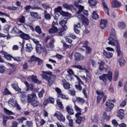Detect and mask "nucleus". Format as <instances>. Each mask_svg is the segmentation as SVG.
Listing matches in <instances>:
<instances>
[{"label": "nucleus", "instance_id": "nucleus-58", "mask_svg": "<svg viewBox=\"0 0 127 127\" xmlns=\"http://www.w3.org/2000/svg\"><path fill=\"white\" fill-rule=\"evenodd\" d=\"M85 50L87 54H91L92 53V48L89 46L85 48Z\"/></svg>", "mask_w": 127, "mask_h": 127}, {"label": "nucleus", "instance_id": "nucleus-38", "mask_svg": "<svg viewBox=\"0 0 127 127\" xmlns=\"http://www.w3.org/2000/svg\"><path fill=\"white\" fill-rule=\"evenodd\" d=\"M4 112L6 114V115H8V116H12V115H14L11 111L8 110L6 108H3Z\"/></svg>", "mask_w": 127, "mask_h": 127}, {"label": "nucleus", "instance_id": "nucleus-24", "mask_svg": "<svg viewBox=\"0 0 127 127\" xmlns=\"http://www.w3.org/2000/svg\"><path fill=\"white\" fill-rule=\"evenodd\" d=\"M112 6L114 8L121 7L122 6V3L117 0H114Z\"/></svg>", "mask_w": 127, "mask_h": 127}, {"label": "nucleus", "instance_id": "nucleus-16", "mask_svg": "<svg viewBox=\"0 0 127 127\" xmlns=\"http://www.w3.org/2000/svg\"><path fill=\"white\" fill-rule=\"evenodd\" d=\"M11 32L12 34H16V36H19L21 32V30H19L16 26H14L12 28Z\"/></svg>", "mask_w": 127, "mask_h": 127}, {"label": "nucleus", "instance_id": "nucleus-33", "mask_svg": "<svg viewBox=\"0 0 127 127\" xmlns=\"http://www.w3.org/2000/svg\"><path fill=\"white\" fill-rule=\"evenodd\" d=\"M57 104L60 110H62V111L64 110V106H63V104H62V102L60 101V99L57 100Z\"/></svg>", "mask_w": 127, "mask_h": 127}, {"label": "nucleus", "instance_id": "nucleus-37", "mask_svg": "<svg viewBox=\"0 0 127 127\" xmlns=\"http://www.w3.org/2000/svg\"><path fill=\"white\" fill-rule=\"evenodd\" d=\"M75 101L76 102H77V103H79L80 104H84L85 103V100H84V99H83L82 98H80V97H76L75 99Z\"/></svg>", "mask_w": 127, "mask_h": 127}, {"label": "nucleus", "instance_id": "nucleus-9", "mask_svg": "<svg viewBox=\"0 0 127 127\" xmlns=\"http://www.w3.org/2000/svg\"><path fill=\"white\" fill-rule=\"evenodd\" d=\"M105 106L106 107V109L107 112H111L112 110H113V108L115 107V105L113 102H112V101L111 100H108L106 103Z\"/></svg>", "mask_w": 127, "mask_h": 127}, {"label": "nucleus", "instance_id": "nucleus-22", "mask_svg": "<svg viewBox=\"0 0 127 127\" xmlns=\"http://www.w3.org/2000/svg\"><path fill=\"white\" fill-rule=\"evenodd\" d=\"M11 86L15 91H17V92H21V89L18 87V84H17V83H13L11 84Z\"/></svg>", "mask_w": 127, "mask_h": 127}, {"label": "nucleus", "instance_id": "nucleus-51", "mask_svg": "<svg viewBox=\"0 0 127 127\" xmlns=\"http://www.w3.org/2000/svg\"><path fill=\"white\" fill-rule=\"evenodd\" d=\"M112 125L114 127H118L119 126H120V124L118 123V121L116 120V119H114L112 121Z\"/></svg>", "mask_w": 127, "mask_h": 127}, {"label": "nucleus", "instance_id": "nucleus-29", "mask_svg": "<svg viewBox=\"0 0 127 127\" xmlns=\"http://www.w3.org/2000/svg\"><path fill=\"white\" fill-rule=\"evenodd\" d=\"M66 119L68 121V126L70 127H74V124L73 123V120L69 115L66 116Z\"/></svg>", "mask_w": 127, "mask_h": 127}, {"label": "nucleus", "instance_id": "nucleus-64", "mask_svg": "<svg viewBox=\"0 0 127 127\" xmlns=\"http://www.w3.org/2000/svg\"><path fill=\"white\" fill-rule=\"evenodd\" d=\"M61 10H62V7L61 6H59L55 8V12H60Z\"/></svg>", "mask_w": 127, "mask_h": 127}, {"label": "nucleus", "instance_id": "nucleus-18", "mask_svg": "<svg viewBox=\"0 0 127 127\" xmlns=\"http://www.w3.org/2000/svg\"><path fill=\"white\" fill-rule=\"evenodd\" d=\"M107 24H108V20H107V19H101L100 20V28L102 29H104V28H106Z\"/></svg>", "mask_w": 127, "mask_h": 127}, {"label": "nucleus", "instance_id": "nucleus-56", "mask_svg": "<svg viewBox=\"0 0 127 127\" xmlns=\"http://www.w3.org/2000/svg\"><path fill=\"white\" fill-rule=\"evenodd\" d=\"M30 13L32 17H34V18H38V13H37V12H30Z\"/></svg>", "mask_w": 127, "mask_h": 127}, {"label": "nucleus", "instance_id": "nucleus-60", "mask_svg": "<svg viewBox=\"0 0 127 127\" xmlns=\"http://www.w3.org/2000/svg\"><path fill=\"white\" fill-rule=\"evenodd\" d=\"M72 68H75L76 69H79V70H84V68L80 65H72Z\"/></svg>", "mask_w": 127, "mask_h": 127}, {"label": "nucleus", "instance_id": "nucleus-27", "mask_svg": "<svg viewBox=\"0 0 127 127\" xmlns=\"http://www.w3.org/2000/svg\"><path fill=\"white\" fill-rule=\"evenodd\" d=\"M31 79L32 82H34L35 84H41L42 83L41 81H39V80L37 79V76L36 75H32L31 77Z\"/></svg>", "mask_w": 127, "mask_h": 127}, {"label": "nucleus", "instance_id": "nucleus-25", "mask_svg": "<svg viewBox=\"0 0 127 127\" xmlns=\"http://www.w3.org/2000/svg\"><path fill=\"white\" fill-rule=\"evenodd\" d=\"M66 112L68 113L69 116L74 115V111H73V108L70 105L67 106L66 107Z\"/></svg>", "mask_w": 127, "mask_h": 127}, {"label": "nucleus", "instance_id": "nucleus-14", "mask_svg": "<svg viewBox=\"0 0 127 127\" xmlns=\"http://www.w3.org/2000/svg\"><path fill=\"white\" fill-rule=\"evenodd\" d=\"M74 59L76 61L79 62L84 59V56L81 55V54L76 52L74 54Z\"/></svg>", "mask_w": 127, "mask_h": 127}, {"label": "nucleus", "instance_id": "nucleus-13", "mask_svg": "<svg viewBox=\"0 0 127 127\" xmlns=\"http://www.w3.org/2000/svg\"><path fill=\"white\" fill-rule=\"evenodd\" d=\"M55 100L51 97H49L48 99H45L43 105L44 106H47L48 104H54Z\"/></svg>", "mask_w": 127, "mask_h": 127}, {"label": "nucleus", "instance_id": "nucleus-10", "mask_svg": "<svg viewBox=\"0 0 127 127\" xmlns=\"http://www.w3.org/2000/svg\"><path fill=\"white\" fill-rule=\"evenodd\" d=\"M56 25H58V24H57V23H55V22H53L52 25V28L49 30V33L54 34V33H56V32H57V31H58V28L56 27Z\"/></svg>", "mask_w": 127, "mask_h": 127}, {"label": "nucleus", "instance_id": "nucleus-5", "mask_svg": "<svg viewBox=\"0 0 127 127\" xmlns=\"http://www.w3.org/2000/svg\"><path fill=\"white\" fill-rule=\"evenodd\" d=\"M96 94L97 96L96 97V103L97 104L100 103L102 99H103V101L102 102V104H104L105 102L107 100V95L105 94V92L103 90H98L96 91Z\"/></svg>", "mask_w": 127, "mask_h": 127}, {"label": "nucleus", "instance_id": "nucleus-8", "mask_svg": "<svg viewBox=\"0 0 127 127\" xmlns=\"http://www.w3.org/2000/svg\"><path fill=\"white\" fill-rule=\"evenodd\" d=\"M54 117H56L58 120H59V121L62 123H65V121H66L65 116L63 115L61 112H58L57 113H55L54 114Z\"/></svg>", "mask_w": 127, "mask_h": 127}, {"label": "nucleus", "instance_id": "nucleus-1", "mask_svg": "<svg viewBox=\"0 0 127 127\" xmlns=\"http://www.w3.org/2000/svg\"><path fill=\"white\" fill-rule=\"evenodd\" d=\"M108 40H109L108 44L112 46H116H116H117L118 43H119V41L117 39V33H116V30H115V29H111Z\"/></svg>", "mask_w": 127, "mask_h": 127}, {"label": "nucleus", "instance_id": "nucleus-4", "mask_svg": "<svg viewBox=\"0 0 127 127\" xmlns=\"http://www.w3.org/2000/svg\"><path fill=\"white\" fill-rule=\"evenodd\" d=\"M99 79L103 81L105 85H107V80H109V82L113 81V72L111 70H109L108 74L104 73L100 75Z\"/></svg>", "mask_w": 127, "mask_h": 127}, {"label": "nucleus", "instance_id": "nucleus-19", "mask_svg": "<svg viewBox=\"0 0 127 127\" xmlns=\"http://www.w3.org/2000/svg\"><path fill=\"white\" fill-rule=\"evenodd\" d=\"M66 24L67 21H65L64 20H62L61 21L59 22L60 25H61L62 26L61 28H62L63 29L67 30L68 27H67V26H66Z\"/></svg>", "mask_w": 127, "mask_h": 127}, {"label": "nucleus", "instance_id": "nucleus-35", "mask_svg": "<svg viewBox=\"0 0 127 127\" xmlns=\"http://www.w3.org/2000/svg\"><path fill=\"white\" fill-rule=\"evenodd\" d=\"M9 28H10V26L8 24H5L3 28V31L5 33H8L9 32Z\"/></svg>", "mask_w": 127, "mask_h": 127}, {"label": "nucleus", "instance_id": "nucleus-40", "mask_svg": "<svg viewBox=\"0 0 127 127\" xmlns=\"http://www.w3.org/2000/svg\"><path fill=\"white\" fill-rule=\"evenodd\" d=\"M119 79V70H116L114 72V76L113 77V81L116 82Z\"/></svg>", "mask_w": 127, "mask_h": 127}, {"label": "nucleus", "instance_id": "nucleus-46", "mask_svg": "<svg viewBox=\"0 0 127 127\" xmlns=\"http://www.w3.org/2000/svg\"><path fill=\"white\" fill-rule=\"evenodd\" d=\"M20 65L23 67L22 70H27V69H28V64L27 63L25 62L24 64L21 63Z\"/></svg>", "mask_w": 127, "mask_h": 127}, {"label": "nucleus", "instance_id": "nucleus-62", "mask_svg": "<svg viewBox=\"0 0 127 127\" xmlns=\"http://www.w3.org/2000/svg\"><path fill=\"white\" fill-rule=\"evenodd\" d=\"M127 99L124 100L120 105V106L121 108H124V107H126V105H127Z\"/></svg>", "mask_w": 127, "mask_h": 127}, {"label": "nucleus", "instance_id": "nucleus-47", "mask_svg": "<svg viewBox=\"0 0 127 127\" xmlns=\"http://www.w3.org/2000/svg\"><path fill=\"white\" fill-rule=\"evenodd\" d=\"M35 31H36V32H37V33H38L39 34H41L42 33L41 28H40V26H36Z\"/></svg>", "mask_w": 127, "mask_h": 127}, {"label": "nucleus", "instance_id": "nucleus-20", "mask_svg": "<svg viewBox=\"0 0 127 127\" xmlns=\"http://www.w3.org/2000/svg\"><path fill=\"white\" fill-rule=\"evenodd\" d=\"M103 55L106 57V58H107L108 59L110 58H112L113 57V53L107 52L106 50L103 51Z\"/></svg>", "mask_w": 127, "mask_h": 127}, {"label": "nucleus", "instance_id": "nucleus-52", "mask_svg": "<svg viewBox=\"0 0 127 127\" xmlns=\"http://www.w3.org/2000/svg\"><path fill=\"white\" fill-rule=\"evenodd\" d=\"M63 48L64 50H66V49H68V48H71L72 46L71 45H69L65 43V42H64L63 43Z\"/></svg>", "mask_w": 127, "mask_h": 127}, {"label": "nucleus", "instance_id": "nucleus-36", "mask_svg": "<svg viewBox=\"0 0 127 127\" xmlns=\"http://www.w3.org/2000/svg\"><path fill=\"white\" fill-rule=\"evenodd\" d=\"M26 51L27 52H28L29 53H30L31 51H32L33 48L32 47V46L30 44H27L26 45Z\"/></svg>", "mask_w": 127, "mask_h": 127}, {"label": "nucleus", "instance_id": "nucleus-45", "mask_svg": "<svg viewBox=\"0 0 127 127\" xmlns=\"http://www.w3.org/2000/svg\"><path fill=\"white\" fill-rule=\"evenodd\" d=\"M4 57L5 59L9 60V61H11V59H13V57L9 54H4Z\"/></svg>", "mask_w": 127, "mask_h": 127}, {"label": "nucleus", "instance_id": "nucleus-41", "mask_svg": "<svg viewBox=\"0 0 127 127\" xmlns=\"http://www.w3.org/2000/svg\"><path fill=\"white\" fill-rule=\"evenodd\" d=\"M67 73L68 74V76H69V77H71L72 76H76V75H75V73L74 72V71L72 70V69L71 68H68L67 70Z\"/></svg>", "mask_w": 127, "mask_h": 127}, {"label": "nucleus", "instance_id": "nucleus-15", "mask_svg": "<svg viewBox=\"0 0 127 127\" xmlns=\"http://www.w3.org/2000/svg\"><path fill=\"white\" fill-rule=\"evenodd\" d=\"M63 86L65 90H69L70 88L71 84L69 82L66 81V79H64L62 80Z\"/></svg>", "mask_w": 127, "mask_h": 127}, {"label": "nucleus", "instance_id": "nucleus-49", "mask_svg": "<svg viewBox=\"0 0 127 127\" xmlns=\"http://www.w3.org/2000/svg\"><path fill=\"white\" fill-rule=\"evenodd\" d=\"M92 17L93 19H98L99 18V15H98L96 11H94L93 12Z\"/></svg>", "mask_w": 127, "mask_h": 127}, {"label": "nucleus", "instance_id": "nucleus-23", "mask_svg": "<svg viewBox=\"0 0 127 127\" xmlns=\"http://www.w3.org/2000/svg\"><path fill=\"white\" fill-rule=\"evenodd\" d=\"M25 85H26L27 88V91H29L30 90L31 91H33V88H34V86L32 84H29L27 81L24 82Z\"/></svg>", "mask_w": 127, "mask_h": 127}, {"label": "nucleus", "instance_id": "nucleus-28", "mask_svg": "<svg viewBox=\"0 0 127 127\" xmlns=\"http://www.w3.org/2000/svg\"><path fill=\"white\" fill-rule=\"evenodd\" d=\"M8 104H9V105L11 106V107H14V106H15V105L17 104V102L14 99L10 98L8 101Z\"/></svg>", "mask_w": 127, "mask_h": 127}, {"label": "nucleus", "instance_id": "nucleus-42", "mask_svg": "<svg viewBox=\"0 0 127 127\" xmlns=\"http://www.w3.org/2000/svg\"><path fill=\"white\" fill-rule=\"evenodd\" d=\"M17 122L19 124H22L25 121H27V118L23 117H21L17 119Z\"/></svg>", "mask_w": 127, "mask_h": 127}, {"label": "nucleus", "instance_id": "nucleus-50", "mask_svg": "<svg viewBox=\"0 0 127 127\" xmlns=\"http://www.w3.org/2000/svg\"><path fill=\"white\" fill-rule=\"evenodd\" d=\"M55 91L59 95V97L62 95V90L59 87H56Z\"/></svg>", "mask_w": 127, "mask_h": 127}, {"label": "nucleus", "instance_id": "nucleus-54", "mask_svg": "<svg viewBox=\"0 0 127 127\" xmlns=\"http://www.w3.org/2000/svg\"><path fill=\"white\" fill-rule=\"evenodd\" d=\"M18 21L20 23H25V17L24 16H21V17L18 19Z\"/></svg>", "mask_w": 127, "mask_h": 127}, {"label": "nucleus", "instance_id": "nucleus-2", "mask_svg": "<svg viewBox=\"0 0 127 127\" xmlns=\"http://www.w3.org/2000/svg\"><path fill=\"white\" fill-rule=\"evenodd\" d=\"M78 10L77 12L78 18L82 20L83 24L89 25V20L88 19V18L81 13V12H83L84 8H85L84 6L80 5V6L78 7Z\"/></svg>", "mask_w": 127, "mask_h": 127}, {"label": "nucleus", "instance_id": "nucleus-39", "mask_svg": "<svg viewBox=\"0 0 127 127\" xmlns=\"http://www.w3.org/2000/svg\"><path fill=\"white\" fill-rule=\"evenodd\" d=\"M44 16L46 20H50L51 19V15H50V13H47L46 10L44 11Z\"/></svg>", "mask_w": 127, "mask_h": 127}, {"label": "nucleus", "instance_id": "nucleus-57", "mask_svg": "<svg viewBox=\"0 0 127 127\" xmlns=\"http://www.w3.org/2000/svg\"><path fill=\"white\" fill-rule=\"evenodd\" d=\"M59 30H60V31L58 32V36H62L63 35V34H64V33H63V32H64V31H66V30H66V29H62V28H60V29H59Z\"/></svg>", "mask_w": 127, "mask_h": 127}, {"label": "nucleus", "instance_id": "nucleus-55", "mask_svg": "<svg viewBox=\"0 0 127 127\" xmlns=\"http://www.w3.org/2000/svg\"><path fill=\"white\" fill-rule=\"evenodd\" d=\"M38 58L35 57V56L33 55L30 59L29 60V62L32 63V62H34L37 60Z\"/></svg>", "mask_w": 127, "mask_h": 127}, {"label": "nucleus", "instance_id": "nucleus-34", "mask_svg": "<svg viewBox=\"0 0 127 127\" xmlns=\"http://www.w3.org/2000/svg\"><path fill=\"white\" fill-rule=\"evenodd\" d=\"M30 8H31V9H38V6H31V5H28L25 7V10H26V11H27V10H29Z\"/></svg>", "mask_w": 127, "mask_h": 127}, {"label": "nucleus", "instance_id": "nucleus-31", "mask_svg": "<svg viewBox=\"0 0 127 127\" xmlns=\"http://www.w3.org/2000/svg\"><path fill=\"white\" fill-rule=\"evenodd\" d=\"M42 50V46L40 44H37L36 46V51L38 54H41Z\"/></svg>", "mask_w": 127, "mask_h": 127}, {"label": "nucleus", "instance_id": "nucleus-12", "mask_svg": "<svg viewBox=\"0 0 127 127\" xmlns=\"http://www.w3.org/2000/svg\"><path fill=\"white\" fill-rule=\"evenodd\" d=\"M103 6L104 7V10L105 12V13H107L108 16H110V8L108 7V4L105 1V0H102Z\"/></svg>", "mask_w": 127, "mask_h": 127}, {"label": "nucleus", "instance_id": "nucleus-3", "mask_svg": "<svg viewBox=\"0 0 127 127\" xmlns=\"http://www.w3.org/2000/svg\"><path fill=\"white\" fill-rule=\"evenodd\" d=\"M36 100H37V97H36V94L35 93L29 94L27 96L28 103H29L33 107H38L40 104L39 102Z\"/></svg>", "mask_w": 127, "mask_h": 127}, {"label": "nucleus", "instance_id": "nucleus-7", "mask_svg": "<svg viewBox=\"0 0 127 127\" xmlns=\"http://www.w3.org/2000/svg\"><path fill=\"white\" fill-rule=\"evenodd\" d=\"M82 114L81 112H77L75 115V118L76 119L75 120L76 124L77 125H81L82 122L83 123L86 121V118L85 117H81V115Z\"/></svg>", "mask_w": 127, "mask_h": 127}, {"label": "nucleus", "instance_id": "nucleus-63", "mask_svg": "<svg viewBox=\"0 0 127 127\" xmlns=\"http://www.w3.org/2000/svg\"><path fill=\"white\" fill-rule=\"evenodd\" d=\"M25 125L28 127H33L32 122H31V121H26Z\"/></svg>", "mask_w": 127, "mask_h": 127}, {"label": "nucleus", "instance_id": "nucleus-44", "mask_svg": "<svg viewBox=\"0 0 127 127\" xmlns=\"http://www.w3.org/2000/svg\"><path fill=\"white\" fill-rule=\"evenodd\" d=\"M2 94L4 96H6V95H11V92L8 90L7 88H5L4 89V91L2 92Z\"/></svg>", "mask_w": 127, "mask_h": 127}, {"label": "nucleus", "instance_id": "nucleus-43", "mask_svg": "<svg viewBox=\"0 0 127 127\" xmlns=\"http://www.w3.org/2000/svg\"><path fill=\"white\" fill-rule=\"evenodd\" d=\"M88 3L91 6H96L97 4V0H89Z\"/></svg>", "mask_w": 127, "mask_h": 127}, {"label": "nucleus", "instance_id": "nucleus-17", "mask_svg": "<svg viewBox=\"0 0 127 127\" xmlns=\"http://www.w3.org/2000/svg\"><path fill=\"white\" fill-rule=\"evenodd\" d=\"M116 52H117V56H118V57H123L124 54L121 51V46L120 45V43H118L117 46H116Z\"/></svg>", "mask_w": 127, "mask_h": 127}, {"label": "nucleus", "instance_id": "nucleus-48", "mask_svg": "<svg viewBox=\"0 0 127 127\" xmlns=\"http://www.w3.org/2000/svg\"><path fill=\"white\" fill-rule=\"evenodd\" d=\"M119 27L120 29H125L126 28V24L124 22H121L119 24Z\"/></svg>", "mask_w": 127, "mask_h": 127}, {"label": "nucleus", "instance_id": "nucleus-30", "mask_svg": "<svg viewBox=\"0 0 127 127\" xmlns=\"http://www.w3.org/2000/svg\"><path fill=\"white\" fill-rule=\"evenodd\" d=\"M54 43H55V39H52L47 45L48 48H54Z\"/></svg>", "mask_w": 127, "mask_h": 127}, {"label": "nucleus", "instance_id": "nucleus-32", "mask_svg": "<svg viewBox=\"0 0 127 127\" xmlns=\"http://www.w3.org/2000/svg\"><path fill=\"white\" fill-rule=\"evenodd\" d=\"M98 64H99V70L100 71H104V69H105V62L103 61H101L100 62H98Z\"/></svg>", "mask_w": 127, "mask_h": 127}, {"label": "nucleus", "instance_id": "nucleus-59", "mask_svg": "<svg viewBox=\"0 0 127 127\" xmlns=\"http://www.w3.org/2000/svg\"><path fill=\"white\" fill-rule=\"evenodd\" d=\"M45 92V91L44 90V89H42L41 91L38 93L39 98H42Z\"/></svg>", "mask_w": 127, "mask_h": 127}, {"label": "nucleus", "instance_id": "nucleus-21", "mask_svg": "<svg viewBox=\"0 0 127 127\" xmlns=\"http://www.w3.org/2000/svg\"><path fill=\"white\" fill-rule=\"evenodd\" d=\"M63 7H64V8H66V9H68L69 10H73L74 9V5H69L67 3H64L63 4Z\"/></svg>", "mask_w": 127, "mask_h": 127}, {"label": "nucleus", "instance_id": "nucleus-26", "mask_svg": "<svg viewBox=\"0 0 127 127\" xmlns=\"http://www.w3.org/2000/svg\"><path fill=\"white\" fill-rule=\"evenodd\" d=\"M118 62L121 67H123V66H124L126 63H127V62H126V60H125V59L123 57H121L119 59Z\"/></svg>", "mask_w": 127, "mask_h": 127}, {"label": "nucleus", "instance_id": "nucleus-11", "mask_svg": "<svg viewBox=\"0 0 127 127\" xmlns=\"http://www.w3.org/2000/svg\"><path fill=\"white\" fill-rule=\"evenodd\" d=\"M18 37L21 38V39H23V40H29V39H30V36L22 32V31H21V33H20Z\"/></svg>", "mask_w": 127, "mask_h": 127}, {"label": "nucleus", "instance_id": "nucleus-61", "mask_svg": "<svg viewBox=\"0 0 127 127\" xmlns=\"http://www.w3.org/2000/svg\"><path fill=\"white\" fill-rule=\"evenodd\" d=\"M5 71V67L4 66L0 65V73L1 74H3Z\"/></svg>", "mask_w": 127, "mask_h": 127}, {"label": "nucleus", "instance_id": "nucleus-6", "mask_svg": "<svg viewBox=\"0 0 127 127\" xmlns=\"http://www.w3.org/2000/svg\"><path fill=\"white\" fill-rule=\"evenodd\" d=\"M42 74L41 75L42 79L45 80L46 81H48L49 85H51L53 84V81H52V78L51 76H52V71H42Z\"/></svg>", "mask_w": 127, "mask_h": 127}, {"label": "nucleus", "instance_id": "nucleus-53", "mask_svg": "<svg viewBox=\"0 0 127 127\" xmlns=\"http://www.w3.org/2000/svg\"><path fill=\"white\" fill-rule=\"evenodd\" d=\"M68 93L72 97H75V96H76V91H75L74 90L69 89Z\"/></svg>", "mask_w": 127, "mask_h": 127}]
</instances>
